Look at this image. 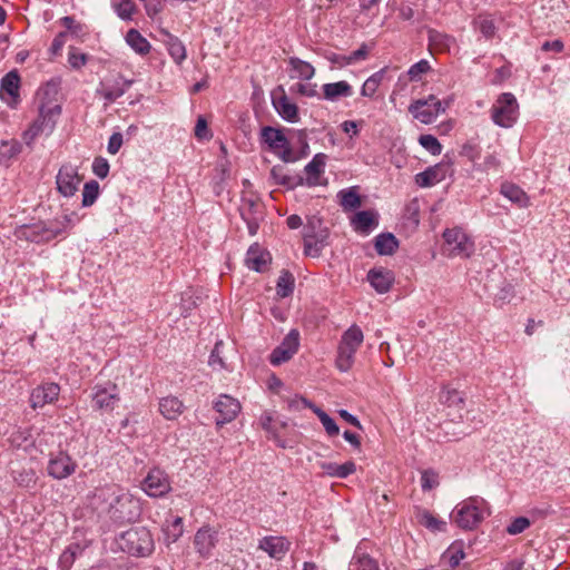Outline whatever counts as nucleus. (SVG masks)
<instances>
[{
	"instance_id": "a19ab883",
	"label": "nucleus",
	"mask_w": 570,
	"mask_h": 570,
	"mask_svg": "<svg viewBox=\"0 0 570 570\" xmlns=\"http://www.w3.org/2000/svg\"><path fill=\"white\" fill-rule=\"evenodd\" d=\"M465 553L460 546L452 544L442 556L443 561L454 569L464 559Z\"/></svg>"
},
{
	"instance_id": "09e8293b",
	"label": "nucleus",
	"mask_w": 570,
	"mask_h": 570,
	"mask_svg": "<svg viewBox=\"0 0 570 570\" xmlns=\"http://www.w3.org/2000/svg\"><path fill=\"white\" fill-rule=\"evenodd\" d=\"M168 51L173 59L178 63L186 58L185 47L177 38H173L169 41Z\"/></svg>"
},
{
	"instance_id": "37998d69",
	"label": "nucleus",
	"mask_w": 570,
	"mask_h": 570,
	"mask_svg": "<svg viewBox=\"0 0 570 570\" xmlns=\"http://www.w3.org/2000/svg\"><path fill=\"white\" fill-rule=\"evenodd\" d=\"M366 55H367V47L365 45H363L361 48H358L357 50L353 51L350 55L336 56L333 61L335 63H337L338 67H344L346 65L352 63L353 61H358V60L365 59Z\"/></svg>"
},
{
	"instance_id": "2eb2a0df",
	"label": "nucleus",
	"mask_w": 570,
	"mask_h": 570,
	"mask_svg": "<svg viewBox=\"0 0 570 570\" xmlns=\"http://www.w3.org/2000/svg\"><path fill=\"white\" fill-rule=\"evenodd\" d=\"M327 156L323 153L314 155L312 160L305 166V178H299L297 185L307 187L325 186L327 180L323 178Z\"/></svg>"
},
{
	"instance_id": "f03ea898",
	"label": "nucleus",
	"mask_w": 570,
	"mask_h": 570,
	"mask_svg": "<svg viewBox=\"0 0 570 570\" xmlns=\"http://www.w3.org/2000/svg\"><path fill=\"white\" fill-rule=\"evenodd\" d=\"M491 514L489 503L481 497H469L451 513L452 522L462 530H473Z\"/></svg>"
},
{
	"instance_id": "b1692460",
	"label": "nucleus",
	"mask_w": 570,
	"mask_h": 570,
	"mask_svg": "<svg viewBox=\"0 0 570 570\" xmlns=\"http://www.w3.org/2000/svg\"><path fill=\"white\" fill-rule=\"evenodd\" d=\"M19 73H6L1 80L0 96L11 108H14L19 102Z\"/></svg>"
},
{
	"instance_id": "69168bd1",
	"label": "nucleus",
	"mask_w": 570,
	"mask_h": 570,
	"mask_svg": "<svg viewBox=\"0 0 570 570\" xmlns=\"http://www.w3.org/2000/svg\"><path fill=\"white\" fill-rule=\"evenodd\" d=\"M500 167V160L495 155L489 154L484 157L483 163L480 165V169L483 171L497 170Z\"/></svg>"
},
{
	"instance_id": "f8f14e48",
	"label": "nucleus",
	"mask_w": 570,
	"mask_h": 570,
	"mask_svg": "<svg viewBox=\"0 0 570 570\" xmlns=\"http://www.w3.org/2000/svg\"><path fill=\"white\" fill-rule=\"evenodd\" d=\"M82 181L78 168L71 164L62 165L56 176L57 190L63 197L73 196Z\"/></svg>"
},
{
	"instance_id": "4468645a",
	"label": "nucleus",
	"mask_w": 570,
	"mask_h": 570,
	"mask_svg": "<svg viewBox=\"0 0 570 570\" xmlns=\"http://www.w3.org/2000/svg\"><path fill=\"white\" fill-rule=\"evenodd\" d=\"M134 82L132 79H125L121 73H108L99 85L97 91L108 101L114 102L121 97L128 87Z\"/></svg>"
},
{
	"instance_id": "cd10ccee",
	"label": "nucleus",
	"mask_w": 570,
	"mask_h": 570,
	"mask_svg": "<svg viewBox=\"0 0 570 570\" xmlns=\"http://www.w3.org/2000/svg\"><path fill=\"white\" fill-rule=\"evenodd\" d=\"M269 261V253L262 249L258 244L252 245L246 253V265L255 272H264Z\"/></svg>"
},
{
	"instance_id": "6e6552de",
	"label": "nucleus",
	"mask_w": 570,
	"mask_h": 570,
	"mask_svg": "<svg viewBox=\"0 0 570 570\" xmlns=\"http://www.w3.org/2000/svg\"><path fill=\"white\" fill-rule=\"evenodd\" d=\"M519 116L518 101L511 92L501 94L491 109V117L495 125L502 128H510Z\"/></svg>"
},
{
	"instance_id": "774afa93",
	"label": "nucleus",
	"mask_w": 570,
	"mask_h": 570,
	"mask_svg": "<svg viewBox=\"0 0 570 570\" xmlns=\"http://www.w3.org/2000/svg\"><path fill=\"white\" fill-rule=\"evenodd\" d=\"M60 21L68 31L75 35H79L82 31L81 24L77 23L72 17L66 16Z\"/></svg>"
},
{
	"instance_id": "6ab92c4d",
	"label": "nucleus",
	"mask_w": 570,
	"mask_h": 570,
	"mask_svg": "<svg viewBox=\"0 0 570 570\" xmlns=\"http://www.w3.org/2000/svg\"><path fill=\"white\" fill-rule=\"evenodd\" d=\"M76 469L77 463L65 452H59L58 454L52 455L47 465L48 474L56 480H62L70 476L75 473Z\"/></svg>"
},
{
	"instance_id": "393cba45",
	"label": "nucleus",
	"mask_w": 570,
	"mask_h": 570,
	"mask_svg": "<svg viewBox=\"0 0 570 570\" xmlns=\"http://www.w3.org/2000/svg\"><path fill=\"white\" fill-rule=\"evenodd\" d=\"M353 229L363 235H368L379 226V214L374 210H361L351 218Z\"/></svg>"
},
{
	"instance_id": "3c124183",
	"label": "nucleus",
	"mask_w": 570,
	"mask_h": 570,
	"mask_svg": "<svg viewBox=\"0 0 570 570\" xmlns=\"http://www.w3.org/2000/svg\"><path fill=\"white\" fill-rule=\"evenodd\" d=\"M109 168H110V166L106 158L96 157L94 159L92 171L98 178H100V179L106 178L109 174Z\"/></svg>"
},
{
	"instance_id": "f3484780",
	"label": "nucleus",
	"mask_w": 570,
	"mask_h": 570,
	"mask_svg": "<svg viewBox=\"0 0 570 570\" xmlns=\"http://www.w3.org/2000/svg\"><path fill=\"white\" fill-rule=\"evenodd\" d=\"M170 489L169 478L160 469H151L142 481V490L153 498L164 497Z\"/></svg>"
},
{
	"instance_id": "6e6d98bb",
	"label": "nucleus",
	"mask_w": 570,
	"mask_h": 570,
	"mask_svg": "<svg viewBox=\"0 0 570 570\" xmlns=\"http://www.w3.org/2000/svg\"><path fill=\"white\" fill-rule=\"evenodd\" d=\"M183 519L176 517L171 524L167 527L166 534L173 542L177 541L183 534Z\"/></svg>"
},
{
	"instance_id": "39448f33",
	"label": "nucleus",
	"mask_w": 570,
	"mask_h": 570,
	"mask_svg": "<svg viewBox=\"0 0 570 570\" xmlns=\"http://www.w3.org/2000/svg\"><path fill=\"white\" fill-rule=\"evenodd\" d=\"M304 253L307 256L318 257L322 249L327 245L330 235L328 228L324 226L323 219L317 215L307 217L303 226Z\"/></svg>"
},
{
	"instance_id": "dca6fc26",
	"label": "nucleus",
	"mask_w": 570,
	"mask_h": 570,
	"mask_svg": "<svg viewBox=\"0 0 570 570\" xmlns=\"http://www.w3.org/2000/svg\"><path fill=\"white\" fill-rule=\"evenodd\" d=\"M63 233V227L58 226L57 223L39 222L31 226L24 227L22 234L29 242L32 243H47Z\"/></svg>"
},
{
	"instance_id": "ea45409f",
	"label": "nucleus",
	"mask_w": 570,
	"mask_h": 570,
	"mask_svg": "<svg viewBox=\"0 0 570 570\" xmlns=\"http://www.w3.org/2000/svg\"><path fill=\"white\" fill-rule=\"evenodd\" d=\"M294 291V277L293 275L284 271L279 275L276 284V293L279 297L284 298L289 296Z\"/></svg>"
},
{
	"instance_id": "bb28decb",
	"label": "nucleus",
	"mask_w": 570,
	"mask_h": 570,
	"mask_svg": "<svg viewBox=\"0 0 570 570\" xmlns=\"http://www.w3.org/2000/svg\"><path fill=\"white\" fill-rule=\"evenodd\" d=\"M367 281L377 293L384 294L394 283V274L389 269L373 268L367 273Z\"/></svg>"
},
{
	"instance_id": "20e7f679",
	"label": "nucleus",
	"mask_w": 570,
	"mask_h": 570,
	"mask_svg": "<svg viewBox=\"0 0 570 570\" xmlns=\"http://www.w3.org/2000/svg\"><path fill=\"white\" fill-rule=\"evenodd\" d=\"M364 342V334L356 324L343 332L336 348L335 366L342 372H348L354 362L355 354Z\"/></svg>"
},
{
	"instance_id": "8fccbe9b",
	"label": "nucleus",
	"mask_w": 570,
	"mask_h": 570,
	"mask_svg": "<svg viewBox=\"0 0 570 570\" xmlns=\"http://www.w3.org/2000/svg\"><path fill=\"white\" fill-rule=\"evenodd\" d=\"M442 402L448 405H455L463 403V397L461 393L455 389L444 387L441 392Z\"/></svg>"
},
{
	"instance_id": "a211bd4d",
	"label": "nucleus",
	"mask_w": 570,
	"mask_h": 570,
	"mask_svg": "<svg viewBox=\"0 0 570 570\" xmlns=\"http://www.w3.org/2000/svg\"><path fill=\"white\" fill-rule=\"evenodd\" d=\"M217 542L218 531L210 525L199 528L194 537V547L198 556L203 559L212 557Z\"/></svg>"
},
{
	"instance_id": "ddd939ff",
	"label": "nucleus",
	"mask_w": 570,
	"mask_h": 570,
	"mask_svg": "<svg viewBox=\"0 0 570 570\" xmlns=\"http://www.w3.org/2000/svg\"><path fill=\"white\" fill-rule=\"evenodd\" d=\"M119 400V392L116 384L96 385L92 389L91 406L95 410L111 412Z\"/></svg>"
},
{
	"instance_id": "423d86ee",
	"label": "nucleus",
	"mask_w": 570,
	"mask_h": 570,
	"mask_svg": "<svg viewBox=\"0 0 570 570\" xmlns=\"http://www.w3.org/2000/svg\"><path fill=\"white\" fill-rule=\"evenodd\" d=\"M61 106L38 107V117L23 132L22 138L27 145H31L39 136H49L56 128L57 121L61 115Z\"/></svg>"
},
{
	"instance_id": "58836bf2",
	"label": "nucleus",
	"mask_w": 570,
	"mask_h": 570,
	"mask_svg": "<svg viewBox=\"0 0 570 570\" xmlns=\"http://www.w3.org/2000/svg\"><path fill=\"white\" fill-rule=\"evenodd\" d=\"M127 43L137 52L145 53L150 49L149 42L136 29H130L126 35Z\"/></svg>"
},
{
	"instance_id": "9b49d317",
	"label": "nucleus",
	"mask_w": 570,
	"mask_h": 570,
	"mask_svg": "<svg viewBox=\"0 0 570 570\" xmlns=\"http://www.w3.org/2000/svg\"><path fill=\"white\" fill-rule=\"evenodd\" d=\"M299 340V332L296 328L291 330L281 344L272 351L269 355L271 364L278 366L289 361L298 351Z\"/></svg>"
},
{
	"instance_id": "473e14b6",
	"label": "nucleus",
	"mask_w": 570,
	"mask_h": 570,
	"mask_svg": "<svg viewBox=\"0 0 570 570\" xmlns=\"http://www.w3.org/2000/svg\"><path fill=\"white\" fill-rule=\"evenodd\" d=\"M184 409V403L177 396L169 395L159 400V412L166 420H176Z\"/></svg>"
},
{
	"instance_id": "79ce46f5",
	"label": "nucleus",
	"mask_w": 570,
	"mask_h": 570,
	"mask_svg": "<svg viewBox=\"0 0 570 570\" xmlns=\"http://www.w3.org/2000/svg\"><path fill=\"white\" fill-rule=\"evenodd\" d=\"M99 196V184L96 180H90L85 184L82 189V206H91Z\"/></svg>"
},
{
	"instance_id": "de8ad7c7",
	"label": "nucleus",
	"mask_w": 570,
	"mask_h": 570,
	"mask_svg": "<svg viewBox=\"0 0 570 570\" xmlns=\"http://www.w3.org/2000/svg\"><path fill=\"white\" fill-rule=\"evenodd\" d=\"M439 485V474L433 470H424L421 473V487L423 491H430Z\"/></svg>"
},
{
	"instance_id": "864d4df0",
	"label": "nucleus",
	"mask_w": 570,
	"mask_h": 570,
	"mask_svg": "<svg viewBox=\"0 0 570 570\" xmlns=\"http://www.w3.org/2000/svg\"><path fill=\"white\" fill-rule=\"evenodd\" d=\"M381 76L382 73H373L370 78L365 80L362 87L363 96L372 97L375 94L382 78Z\"/></svg>"
},
{
	"instance_id": "bf43d9fd",
	"label": "nucleus",
	"mask_w": 570,
	"mask_h": 570,
	"mask_svg": "<svg viewBox=\"0 0 570 570\" xmlns=\"http://www.w3.org/2000/svg\"><path fill=\"white\" fill-rule=\"evenodd\" d=\"M124 142L121 132H114L108 140L107 150L111 155H116L121 148Z\"/></svg>"
},
{
	"instance_id": "c03bdc74",
	"label": "nucleus",
	"mask_w": 570,
	"mask_h": 570,
	"mask_svg": "<svg viewBox=\"0 0 570 570\" xmlns=\"http://www.w3.org/2000/svg\"><path fill=\"white\" fill-rule=\"evenodd\" d=\"M112 7L122 20H130L135 11L132 0H112Z\"/></svg>"
},
{
	"instance_id": "7ed1b4c3",
	"label": "nucleus",
	"mask_w": 570,
	"mask_h": 570,
	"mask_svg": "<svg viewBox=\"0 0 570 570\" xmlns=\"http://www.w3.org/2000/svg\"><path fill=\"white\" fill-rule=\"evenodd\" d=\"M119 549L138 558L149 557L155 550V541L145 527L130 528L117 538Z\"/></svg>"
},
{
	"instance_id": "e2e57ef3",
	"label": "nucleus",
	"mask_w": 570,
	"mask_h": 570,
	"mask_svg": "<svg viewBox=\"0 0 570 570\" xmlns=\"http://www.w3.org/2000/svg\"><path fill=\"white\" fill-rule=\"evenodd\" d=\"M479 29L485 38H492L495 33V26L490 19H480L478 21Z\"/></svg>"
},
{
	"instance_id": "052dcab7",
	"label": "nucleus",
	"mask_w": 570,
	"mask_h": 570,
	"mask_svg": "<svg viewBox=\"0 0 570 570\" xmlns=\"http://www.w3.org/2000/svg\"><path fill=\"white\" fill-rule=\"evenodd\" d=\"M195 136L198 139H208L212 137V135L208 131L207 128V121L204 117H198L196 126H195Z\"/></svg>"
},
{
	"instance_id": "7c9ffc66",
	"label": "nucleus",
	"mask_w": 570,
	"mask_h": 570,
	"mask_svg": "<svg viewBox=\"0 0 570 570\" xmlns=\"http://www.w3.org/2000/svg\"><path fill=\"white\" fill-rule=\"evenodd\" d=\"M348 570H380V568L377 561L358 544L350 561Z\"/></svg>"
},
{
	"instance_id": "f704fd0d",
	"label": "nucleus",
	"mask_w": 570,
	"mask_h": 570,
	"mask_svg": "<svg viewBox=\"0 0 570 570\" xmlns=\"http://www.w3.org/2000/svg\"><path fill=\"white\" fill-rule=\"evenodd\" d=\"M374 247L379 255H392L397 249L399 242L393 234L382 233L374 238Z\"/></svg>"
},
{
	"instance_id": "c85d7f7f",
	"label": "nucleus",
	"mask_w": 570,
	"mask_h": 570,
	"mask_svg": "<svg viewBox=\"0 0 570 570\" xmlns=\"http://www.w3.org/2000/svg\"><path fill=\"white\" fill-rule=\"evenodd\" d=\"M500 193L520 208H527L530 205V198L527 193L513 183H503L500 187Z\"/></svg>"
},
{
	"instance_id": "4be33fe9",
	"label": "nucleus",
	"mask_w": 570,
	"mask_h": 570,
	"mask_svg": "<svg viewBox=\"0 0 570 570\" xmlns=\"http://www.w3.org/2000/svg\"><path fill=\"white\" fill-rule=\"evenodd\" d=\"M60 386L57 383H43L35 387L30 393V406L32 409L43 407L58 400Z\"/></svg>"
},
{
	"instance_id": "9d476101",
	"label": "nucleus",
	"mask_w": 570,
	"mask_h": 570,
	"mask_svg": "<svg viewBox=\"0 0 570 570\" xmlns=\"http://www.w3.org/2000/svg\"><path fill=\"white\" fill-rule=\"evenodd\" d=\"M262 140L274 151L278 157L285 161H294L293 153L288 139L284 132L273 127H264L261 132Z\"/></svg>"
},
{
	"instance_id": "603ef678",
	"label": "nucleus",
	"mask_w": 570,
	"mask_h": 570,
	"mask_svg": "<svg viewBox=\"0 0 570 570\" xmlns=\"http://www.w3.org/2000/svg\"><path fill=\"white\" fill-rule=\"evenodd\" d=\"M68 61L73 69H80L86 65L87 55L79 51L77 48H70L68 53Z\"/></svg>"
},
{
	"instance_id": "c756f323",
	"label": "nucleus",
	"mask_w": 570,
	"mask_h": 570,
	"mask_svg": "<svg viewBox=\"0 0 570 570\" xmlns=\"http://www.w3.org/2000/svg\"><path fill=\"white\" fill-rule=\"evenodd\" d=\"M320 468L325 475L337 479H345L356 471V464L353 461H346L343 464L324 461L320 463Z\"/></svg>"
},
{
	"instance_id": "412c9836",
	"label": "nucleus",
	"mask_w": 570,
	"mask_h": 570,
	"mask_svg": "<svg viewBox=\"0 0 570 570\" xmlns=\"http://www.w3.org/2000/svg\"><path fill=\"white\" fill-rule=\"evenodd\" d=\"M258 549L266 552L272 559L281 561L291 549V542L283 535H266L258 542Z\"/></svg>"
},
{
	"instance_id": "13d9d810",
	"label": "nucleus",
	"mask_w": 570,
	"mask_h": 570,
	"mask_svg": "<svg viewBox=\"0 0 570 570\" xmlns=\"http://www.w3.org/2000/svg\"><path fill=\"white\" fill-rule=\"evenodd\" d=\"M271 176L276 184L292 186V178L284 173V168L282 166H274L271 170Z\"/></svg>"
},
{
	"instance_id": "a18cd8bd",
	"label": "nucleus",
	"mask_w": 570,
	"mask_h": 570,
	"mask_svg": "<svg viewBox=\"0 0 570 570\" xmlns=\"http://www.w3.org/2000/svg\"><path fill=\"white\" fill-rule=\"evenodd\" d=\"M429 40L430 46L438 49H450L451 45L454 42L451 37L435 30L429 31Z\"/></svg>"
},
{
	"instance_id": "c9c22d12",
	"label": "nucleus",
	"mask_w": 570,
	"mask_h": 570,
	"mask_svg": "<svg viewBox=\"0 0 570 570\" xmlns=\"http://www.w3.org/2000/svg\"><path fill=\"white\" fill-rule=\"evenodd\" d=\"M301 401L306 406H308L309 409L313 410V412L317 415V417L322 422L326 433L330 436H334V435H337L340 433L338 425L335 423V421L327 413H325L322 409H320L318 406L314 405L313 403H311L306 399H301Z\"/></svg>"
},
{
	"instance_id": "0e129e2a",
	"label": "nucleus",
	"mask_w": 570,
	"mask_h": 570,
	"mask_svg": "<svg viewBox=\"0 0 570 570\" xmlns=\"http://www.w3.org/2000/svg\"><path fill=\"white\" fill-rule=\"evenodd\" d=\"M422 524L431 530H441L445 523L426 512L422 515Z\"/></svg>"
},
{
	"instance_id": "0eeeda50",
	"label": "nucleus",
	"mask_w": 570,
	"mask_h": 570,
	"mask_svg": "<svg viewBox=\"0 0 570 570\" xmlns=\"http://www.w3.org/2000/svg\"><path fill=\"white\" fill-rule=\"evenodd\" d=\"M443 239V252L448 257L469 258L475 250L474 240L461 227L446 228Z\"/></svg>"
},
{
	"instance_id": "f257e3e1",
	"label": "nucleus",
	"mask_w": 570,
	"mask_h": 570,
	"mask_svg": "<svg viewBox=\"0 0 570 570\" xmlns=\"http://www.w3.org/2000/svg\"><path fill=\"white\" fill-rule=\"evenodd\" d=\"M91 505L106 512L114 522L120 524L137 520L141 513L140 501L116 485L95 489Z\"/></svg>"
},
{
	"instance_id": "49530a36",
	"label": "nucleus",
	"mask_w": 570,
	"mask_h": 570,
	"mask_svg": "<svg viewBox=\"0 0 570 570\" xmlns=\"http://www.w3.org/2000/svg\"><path fill=\"white\" fill-rule=\"evenodd\" d=\"M419 142L425 150H428L433 156H438L442 153V145L433 135H421L419 138Z\"/></svg>"
},
{
	"instance_id": "e433bc0d",
	"label": "nucleus",
	"mask_w": 570,
	"mask_h": 570,
	"mask_svg": "<svg viewBox=\"0 0 570 570\" xmlns=\"http://www.w3.org/2000/svg\"><path fill=\"white\" fill-rule=\"evenodd\" d=\"M324 97L328 100H336L341 97H348L352 88L346 81L325 83L323 86Z\"/></svg>"
},
{
	"instance_id": "2f4dec72",
	"label": "nucleus",
	"mask_w": 570,
	"mask_h": 570,
	"mask_svg": "<svg viewBox=\"0 0 570 570\" xmlns=\"http://www.w3.org/2000/svg\"><path fill=\"white\" fill-rule=\"evenodd\" d=\"M445 178V170L442 165H435L426 168L415 175V183L417 186L425 188L434 186Z\"/></svg>"
},
{
	"instance_id": "5fc2aeb1",
	"label": "nucleus",
	"mask_w": 570,
	"mask_h": 570,
	"mask_svg": "<svg viewBox=\"0 0 570 570\" xmlns=\"http://www.w3.org/2000/svg\"><path fill=\"white\" fill-rule=\"evenodd\" d=\"M530 527V521L525 517L515 518L507 528L509 534L515 535L522 533Z\"/></svg>"
},
{
	"instance_id": "338daca9",
	"label": "nucleus",
	"mask_w": 570,
	"mask_h": 570,
	"mask_svg": "<svg viewBox=\"0 0 570 570\" xmlns=\"http://www.w3.org/2000/svg\"><path fill=\"white\" fill-rule=\"evenodd\" d=\"M197 305L196 299H194L191 292H185L181 296V307L184 309V316H187L188 312Z\"/></svg>"
},
{
	"instance_id": "a878e982",
	"label": "nucleus",
	"mask_w": 570,
	"mask_h": 570,
	"mask_svg": "<svg viewBox=\"0 0 570 570\" xmlns=\"http://www.w3.org/2000/svg\"><path fill=\"white\" fill-rule=\"evenodd\" d=\"M59 90H60V80L51 79L46 82L42 87L37 90L36 100L38 102V107L49 106L55 107L61 106L59 102Z\"/></svg>"
},
{
	"instance_id": "4c0bfd02",
	"label": "nucleus",
	"mask_w": 570,
	"mask_h": 570,
	"mask_svg": "<svg viewBox=\"0 0 570 570\" xmlns=\"http://www.w3.org/2000/svg\"><path fill=\"white\" fill-rule=\"evenodd\" d=\"M356 188L351 187L338 191L340 205L344 210H352L361 206L362 202Z\"/></svg>"
},
{
	"instance_id": "4d7b16f0",
	"label": "nucleus",
	"mask_w": 570,
	"mask_h": 570,
	"mask_svg": "<svg viewBox=\"0 0 570 570\" xmlns=\"http://www.w3.org/2000/svg\"><path fill=\"white\" fill-rule=\"evenodd\" d=\"M223 346L222 342H218L215 344V347L213 348L210 356H209V365L214 368H225L226 365L223 361V357L220 356V347Z\"/></svg>"
},
{
	"instance_id": "72a5a7b5",
	"label": "nucleus",
	"mask_w": 570,
	"mask_h": 570,
	"mask_svg": "<svg viewBox=\"0 0 570 570\" xmlns=\"http://www.w3.org/2000/svg\"><path fill=\"white\" fill-rule=\"evenodd\" d=\"M259 425L268 433V435L277 443L278 446L285 448V444L278 434L279 429L285 428V423L275 421L271 412H264L259 416Z\"/></svg>"
},
{
	"instance_id": "680f3d73",
	"label": "nucleus",
	"mask_w": 570,
	"mask_h": 570,
	"mask_svg": "<svg viewBox=\"0 0 570 570\" xmlns=\"http://www.w3.org/2000/svg\"><path fill=\"white\" fill-rule=\"evenodd\" d=\"M71 550H68L67 548L63 550V552L60 554L58 560V566L61 570H70L75 562V558L72 557Z\"/></svg>"
},
{
	"instance_id": "1a4fd4ad",
	"label": "nucleus",
	"mask_w": 570,
	"mask_h": 570,
	"mask_svg": "<svg viewBox=\"0 0 570 570\" xmlns=\"http://www.w3.org/2000/svg\"><path fill=\"white\" fill-rule=\"evenodd\" d=\"M409 111L413 118L421 124L429 125L435 121L438 116L445 111L442 102L434 96H429L426 99H417L413 101Z\"/></svg>"
},
{
	"instance_id": "aec40b11",
	"label": "nucleus",
	"mask_w": 570,
	"mask_h": 570,
	"mask_svg": "<svg viewBox=\"0 0 570 570\" xmlns=\"http://www.w3.org/2000/svg\"><path fill=\"white\" fill-rule=\"evenodd\" d=\"M240 409L242 406L237 399L227 394L219 395L214 403V410L219 414V417L216 419V424L222 426L234 421Z\"/></svg>"
},
{
	"instance_id": "5701e85b",
	"label": "nucleus",
	"mask_w": 570,
	"mask_h": 570,
	"mask_svg": "<svg viewBox=\"0 0 570 570\" xmlns=\"http://www.w3.org/2000/svg\"><path fill=\"white\" fill-rule=\"evenodd\" d=\"M272 104L277 114L285 121L294 124L299 120L298 108L296 104L291 101V99L285 95V92L282 89L279 95L273 92Z\"/></svg>"
}]
</instances>
